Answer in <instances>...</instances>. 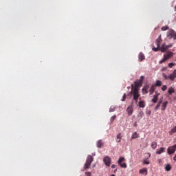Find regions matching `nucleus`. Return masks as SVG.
Instances as JSON below:
<instances>
[{"label": "nucleus", "mask_w": 176, "mask_h": 176, "mask_svg": "<svg viewBox=\"0 0 176 176\" xmlns=\"http://www.w3.org/2000/svg\"><path fill=\"white\" fill-rule=\"evenodd\" d=\"M136 89H134V85H131V94H133V100L135 101V102H138V98H140V93Z\"/></svg>", "instance_id": "f257e3e1"}, {"label": "nucleus", "mask_w": 176, "mask_h": 176, "mask_svg": "<svg viewBox=\"0 0 176 176\" xmlns=\"http://www.w3.org/2000/svg\"><path fill=\"white\" fill-rule=\"evenodd\" d=\"M94 160V158H93V156L88 155L86 160V162L84 165V170H87L88 168H90V166H91V163H93Z\"/></svg>", "instance_id": "f03ea898"}, {"label": "nucleus", "mask_w": 176, "mask_h": 176, "mask_svg": "<svg viewBox=\"0 0 176 176\" xmlns=\"http://www.w3.org/2000/svg\"><path fill=\"white\" fill-rule=\"evenodd\" d=\"M126 159L123 157H120L118 159V164L121 167V168H127V164H126Z\"/></svg>", "instance_id": "7ed1b4c3"}, {"label": "nucleus", "mask_w": 176, "mask_h": 176, "mask_svg": "<svg viewBox=\"0 0 176 176\" xmlns=\"http://www.w3.org/2000/svg\"><path fill=\"white\" fill-rule=\"evenodd\" d=\"M167 36L169 39H176V32L173 30H170L167 32Z\"/></svg>", "instance_id": "20e7f679"}, {"label": "nucleus", "mask_w": 176, "mask_h": 176, "mask_svg": "<svg viewBox=\"0 0 176 176\" xmlns=\"http://www.w3.org/2000/svg\"><path fill=\"white\" fill-rule=\"evenodd\" d=\"M176 151V144H174L173 146H169L167 148V152L168 155H173Z\"/></svg>", "instance_id": "39448f33"}, {"label": "nucleus", "mask_w": 176, "mask_h": 176, "mask_svg": "<svg viewBox=\"0 0 176 176\" xmlns=\"http://www.w3.org/2000/svg\"><path fill=\"white\" fill-rule=\"evenodd\" d=\"M103 162H104V164H106V166H107V167H109V166H111V157H109V156L104 157L103 159Z\"/></svg>", "instance_id": "423d86ee"}, {"label": "nucleus", "mask_w": 176, "mask_h": 176, "mask_svg": "<svg viewBox=\"0 0 176 176\" xmlns=\"http://www.w3.org/2000/svg\"><path fill=\"white\" fill-rule=\"evenodd\" d=\"M173 56H174V53L170 51L167 52L166 54H164V57L166 60H170V58H171Z\"/></svg>", "instance_id": "0eeeda50"}, {"label": "nucleus", "mask_w": 176, "mask_h": 176, "mask_svg": "<svg viewBox=\"0 0 176 176\" xmlns=\"http://www.w3.org/2000/svg\"><path fill=\"white\" fill-rule=\"evenodd\" d=\"M159 96H160V93H157V91H155V94L153 96V99L151 100L152 102L154 104H156L159 100Z\"/></svg>", "instance_id": "6e6552de"}, {"label": "nucleus", "mask_w": 176, "mask_h": 176, "mask_svg": "<svg viewBox=\"0 0 176 176\" xmlns=\"http://www.w3.org/2000/svg\"><path fill=\"white\" fill-rule=\"evenodd\" d=\"M141 86H142V82H141V80H139L138 82L135 81V86L133 85V89L140 91V87H141Z\"/></svg>", "instance_id": "1a4fd4ad"}, {"label": "nucleus", "mask_w": 176, "mask_h": 176, "mask_svg": "<svg viewBox=\"0 0 176 176\" xmlns=\"http://www.w3.org/2000/svg\"><path fill=\"white\" fill-rule=\"evenodd\" d=\"M175 78H176V69H175L173 72L168 76V79H170V80L171 81L174 80Z\"/></svg>", "instance_id": "9d476101"}, {"label": "nucleus", "mask_w": 176, "mask_h": 176, "mask_svg": "<svg viewBox=\"0 0 176 176\" xmlns=\"http://www.w3.org/2000/svg\"><path fill=\"white\" fill-rule=\"evenodd\" d=\"M133 106H129L128 107V108L126 109V112L128 113V116H131V115H133Z\"/></svg>", "instance_id": "9b49d317"}, {"label": "nucleus", "mask_w": 176, "mask_h": 176, "mask_svg": "<svg viewBox=\"0 0 176 176\" xmlns=\"http://www.w3.org/2000/svg\"><path fill=\"white\" fill-rule=\"evenodd\" d=\"M170 47H171V45H166L164 47V45H162L161 47V52L162 53H164L165 52H167V50H168V49H170Z\"/></svg>", "instance_id": "f8f14e48"}, {"label": "nucleus", "mask_w": 176, "mask_h": 176, "mask_svg": "<svg viewBox=\"0 0 176 176\" xmlns=\"http://www.w3.org/2000/svg\"><path fill=\"white\" fill-rule=\"evenodd\" d=\"M170 47H171V45H166L164 47V45H162L161 47V52L162 53H164L165 52H167V50H168V49H170Z\"/></svg>", "instance_id": "ddd939ff"}, {"label": "nucleus", "mask_w": 176, "mask_h": 176, "mask_svg": "<svg viewBox=\"0 0 176 176\" xmlns=\"http://www.w3.org/2000/svg\"><path fill=\"white\" fill-rule=\"evenodd\" d=\"M139 61H144L145 60V55L142 52H140L138 55Z\"/></svg>", "instance_id": "4468645a"}, {"label": "nucleus", "mask_w": 176, "mask_h": 176, "mask_svg": "<svg viewBox=\"0 0 176 176\" xmlns=\"http://www.w3.org/2000/svg\"><path fill=\"white\" fill-rule=\"evenodd\" d=\"M166 151V148L161 147L160 149H158L156 151L157 155H162V153H164Z\"/></svg>", "instance_id": "2eb2a0df"}, {"label": "nucleus", "mask_w": 176, "mask_h": 176, "mask_svg": "<svg viewBox=\"0 0 176 176\" xmlns=\"http://www.w3.org/2000/svg\"><path fill=\"white\" fill-rule=\"evenodd\" d=\"M139 174H145V175H148V169L146 168H143L139 170Z\"/></svg>", "instance_id": "dca6fc26"}, {"label": "nucleus", "mask_w": 176, "mask_h": 176, "mask_svg": "<svg viewBox=\"0 0 176 176\" xmlns=\"http://www.w3.org/2000/svg\"><path fill=\"white\" fill-rule=\"evenodd\" d=\"M96 146L98 148H101L102 146H104V142H102V140H99L97 142H96Z\"/></svg>", "instance_id": "f3484780"}, {"label": "nucleus", "mask_w": 176, "mask_h": 176, "mask_svg": "<svg viewBox=\"0 0 176 176\" xmlns=\"http://www.w3.org/2000/svg\"><path fill=\"white\" fill-rule=\"evenodd\" d=\"M160 43H162V36H160L156 40L157 47H160Z\"/></svg>", "instance_id": "a211bd4d"}, {"label": "nucleus", "mask_w": 176, "mask_h": 176, "mask_svg": "<svg viewBox=\"0 0 176 176\" xmlns=\"http://www.w3.org/2000/svg\"><path fill=\"white\" fill-rule=\"evenodd\" d=\"M168 104V101H165L162 104V111H166V108H167V104Z\"/></svg>", "instance_id": "6ab92c4d"}, {"label": "nucleus", "mask_w": 176, "mask_h": 176, "mask_svg": "<svg viewBox=\"0 0 176 176\" xmlns=\"http://www.w3.org/2000/svg\"><path fill=\"white\" fill-rule=\"evenodd\" d=\"M147 155H148L147 159L143 160V164H150L148 159H149V157H151V153H148Z\"/></svg>", "instance_id": "aec40b11"}, {"label": "nucleus", "mask_w": 176, "mask_h": 176, "mask_svg": "<svg viewBox=\"0 0 176 176\" xmlns=\"http://www.w3.org/2000/svg\"><path fill=\"white\" fill-rule=\"evenodd\" d=\"M155 87H156L155 86V85H151L150 90H149L150 96H152V94H153V93H155Z\"/></svg>", "instance_id": "412c9836"}, {"label": "nucleus", "mask_w": 176, "mask_h": 176, "mask_svg": "<svg viewBox=\"0 0 176 176\" xmlns=\"http://www.w3.org/2000/svg\"><path fill=\"white\" fill-rule=\"evenodd\" d=\"M168 93L170 96H171V94H173V93H175V89H174V88L173 87H169Z\"/></svg>", "instance_id": "4be33fe9"}, {"label": "nucleus", "mask_w": 176, "mask_h": 176, "mask_svg": "<svg viewBox=\"0 0 176 176\" xmlns=\"http://www.w3.org/2000/svg\"><path fill=\"white\" fill-rule=\"evenodd\" d=\"M148 89H149V87L148 85L144 86L142 88V92L144 93V94H148Z\"/></svg>", "instance_id": "5701e85b"}, {"label": "nucleus", "mask_w": 176, "mask_h": 176, "mask_svg": "<svg viewBox=\"0 0 176 176\" xmlns=\"http://www.w3.org/2000/svg\"><path fill=\"white\" fill-rule=\"evenodd\" d=\"M166 171H171V165L170 164H165Z\"/></svg>", "instance_id": "b1692460"}, {"label": "nucleus", "mask_w": 176, "mask_h": 176, "mask_svg": "<svg viewBox=\"0 0 176 176\" xmlns=\"http://www.w3.org/2000/svg\"><path fill=\"white\" fill-rule=\"evenodd\" d=\"M140 108H145V101L142 100L139 102Z\"/></svg>", "instance_id": "393cba45"}, {"label": "nucleus", "mask_w": 176, "mask_h": 176, "mask_svg": "<svg viewBox=\"0 0 176 176\" xmlns=\"http://www.w3.org/2000/svg\"><path fill=\"white\" fill-rule=\"evenodd\" d=\"M122 141V133H118L117 135L116 142H120Z\"/></svg>", "instance_id": "a878e982"}, {"label": "nucleus", "mask_w": 176, "mask_h": 176, "mask_svg": "<svg viewBox=\"0 0 176 176\" xmlns=\"http://www.w3.org/2000/svg\"><path fill=\"white\" fill-rule=\"evenodd\" d=\"M140 135L137 133V132H134L131 136L132 140H135V138H138Z\"/></svg>", "instance_id": "bb28decb"}, {"label": "nucleus", "mask_w": 176, "mask_h": 176, "mask_svg": "<svg viewBox=\"0 0 176 176\" xmlns=\"http://www.w3.org/2000/svg\"><path fill=\"white\" fill-rule=\"evenodd\" d=\"M157 146V143L156 142H153L151 143L152 149H156Z\"/></svg>", "instance_id": "cd10ccee"}, {"label": "nucleus", "mask_w": 176, "mask_h": 176, "mask_svg": "<svg viewBox=\"0 0 176 176\" xmlns=\"http://www.w3.org/2000/svg\"><path fill=\"white\" fill-rule=\"evenodd\" d=\"M174 133H176V126H174L171 130L169 132V134L170 135H173L174 134Z\"/></svg>", "instance_id": "c85d7f7f"}, {"label": "nucleus", "mask_w": 176, "mask_h": 176, "mask_svg": "<svg viewBox=\"0 0 176 176\" xmlns=\"http://www.w3.org/2000/svg\"><path fill=\"white\" fill-rule=\"evenodd\" d=\"M154 86H162V81L160 80H157L155 82V85H154Z\"/></svg>", "instance_id": "c756f323"}, {"label": "nucleus", "mask_w": 176, "mask_h": 176, "mask_svg": "<svg viewBox=\"0 0 176 176\" xmlns=\"http://www.w3.org/2000/svg\"><path fill=\"white\" fill-rule=\"evenodd\" d=\"M165 61H167V60L164 57L162 60L159 61V64H163V63H165Z\"/></svg>", "instance_id": "7c9ffc66"}, {"label": "nucleus", "mask_w": 176, "mask_h": 176, "mask_svg": "<svg viewBox=\"0 0 176 176\" xmlns=\"http://www.w3.org/2000/svg\"><path fill=\"white\" fill-rule=\"evenodd\" d=\"M144 116V113L140 112L138 113V117L140 118V119H142V117Z\"/></svg>", "instance_id": "2f4dec72"}, {"label": "nucleus", "mask_w": 176, "mask_h": 176, "mask_svg": "<svg viewBox=\"0 0 176 176\" xmlns=\"http://www.w3.org/2000/svg\"><path fill=\"white\" fill-rule=\"evenodd\" d=\"M168 30V26H164L162 28V31H167Z\"/></svg>", "instance_id": "473e14b6"}, {"label": "nucleus", "mask_w": 176, "mask_h": 176, "mask_svg": "<svg viewBox=\"0 0 176 176\" xmlns=\"http://www.w3.org/2000/svg\"><path fill=\"white\" fill-rule=\"evenodd\" d=\"M162 91H166L167 90V85H163L162 87Z\"/></svg>", "instance_id": "72a5a7b5"}, {"label": "nucleus", "mask_w": 176, "mask_h": 176, "mask_svg": "<svg viewBox=\"0 0 176 176\" xmlns=\"http://www.w3.org/2000/svg\"><path fill=\"white\" fill-rule=\"evenodd\" d=\"M116 119V116H111V118H110V121L112 122H113Z\"/></svg>", "instance_id": "f704fd0d"}, {"label": "nucleus", "mask_w": 176, "mask_h": 176, "mask_svg": "<svg viewBox=\"0 0 176 176\" xmlns=\"http://www.w3.org/2000/svg\"><path fill=\"white\" fill-rule=\"evenodd\" d=\"M115 107H111L109 109V112H115Z\"/></svg>", "instance_id": "c9c22d12"}, {"label": "nucleus", "mask_w": 176, "mask_h": 176, "mask_svg": "<svg viewBox=\"0 0 176 176\" xmlns=\"http://www.w3.org/2000/svg\"><path fill=\"white\" fill-rule=\"evenodd\" d=\"M174 65H175V63H170L168 64L169 68H173V67H174Z\"/></svg>", "instance_id": "e433bc0d"}, {"label": "nucleus", "mask_w": 176, "mask_h": 176, "mask_svg": "<svg viewBox=\"0 0 176 176\" xmlns=\"http://www.w3.org/2000/svg\"><path fill=\"white\" fill-rule=\"evenodd\" d=\"M162 76H163V78H164V79L166 80H167V79H168V76H167V75H166V74H164V73L162 74Z\"/></svg>", "instance_id": "4c0bfd02"}, {"label": "nucleus", "mask_w": 176, "mask_h": 176, "mask_svg": "<svg viewBox=\"0 0 176 176\" xmlns=\"http://www.w3.org/2000/svg\"><path fill=\"white\" fill-rule=\"evenodd\" d=\"M159 108H160V103H157V105L155 107V109L156 111H157V109H159Z\"/></svg>", "instance_id": "58836bf2"}, {"label": "nucleus", "mask_w": 176, "mask_h": 176, "mask_svg": "<svg viewBox=\"0 0 176 176\" xmlns=\"http://www.w3.org/2000/svg\"><path fill=\"white\" fill-rule=\"evenodd\" d=\"M85 176H91V172H86L85 173Z\"/></svg>", "instance_id": "ea45409f"}, {"label": "nucleus", "mask_w": 176, "mask_h": 176, "mask_svg": "<svg viewBox=\"0 0 176 176\" xmlns=\"http://www.w3.org/2000/svg\"><path fill=\"white\" fill-rule=\"evenodd\" d=\"M122 101H126V94H124Z\"/></svg>", "instance_id": "a19ab883"}, {"label": "nucleus", "mask_w": 176, "mask_h": 176, "mask_svg": "<svg viewBox=\"0 0 176 176\" xmlns=\"http://www.w3.org/2000/svg\"><path fill=\"white\" fill-rule=\"evenodd\" d=\"M166 69H167V67H164L162 68L161 71H162V72H163L166 71Z\"/></svg>", "instance_id": "79ce46f5"}, {"label": "nucleus", "mask_w": 176, "mask_h": 176, "mask_svg": "<svg viewBox=\"0 0 176 176\" xmlns=\"http://www.w3.org/2000/svg\"><path fill=\"white\" fill-rule=\"evenodd\" d=\"M153 50L154 51V52H157V50H159V47H157V48H153Z\"/></svg>", "instance_id": "37998d69"}, {"label": "nucleus", "mask_w": 176, "mask_h": 176, "mask_svg": "<svg viewBox=\"0 0 176 176\" xmlns=\"http://www.w3.org/2000/svg\"><path fill=\"white\" fill-rule=\"evenodd\" d=\"M139 80H141V82L142 83V81L144 80V76H142Z\"/></svg>", "instance_id": "c03bdc74"}, {"label": "nucleus", "mask_w": 176, "mask_h": 176, "mask_svg": "<svg viewBox=\"0 0 176 176\" xmlns=\"http://www.w3.org/2000/svg\"><path fill=\"white\" fill-rule=\"evenodd\" d=\"M116 167V165L115 164L111 165V168H115Z\"/></svg>", "instance_id": "a18cd8bd"}, {"label": "nucleus", "mask_w": 176, "mask_h": 176, "mask_svg": "<svg viewBox=\"0 0 176 176\" xmlns=\"http://www.w3.org/2000/svg\"><path fill=\"white\" fill-rule=\"evenodd\" d=\"M162 100H160L157 103L160 104H162Z\"/></svg>", "instance_id": "49530a36"}, {"label": "nucleus", "mask_w": 176, "mask_h": 176, "mask_svg": "<svg viewBox=\"0 0 176 176\" xmlns=\"http://www.w3.org/2000/svg\"><path fill=\"white\" fill-rule=\"evenodd\" d=\"M146 114H147V115H151V111H148V112L146 113Z\"/></svg>", "instance_id": "de8ad7c7"}, {"label": "nucleus", "mask_w": 176, "mask_h": 176, "mask_svg": "<svg viewBox=\"0 0 176 176\" xmlns=\"http://www.w3.org/2000/svg\"><path fill=\"white\" fill-rule=\"evenodd\" d=\"M111 176H115V175H111Z\"/></svg>", "instance_id": "09e8293b"}]
</instances>
